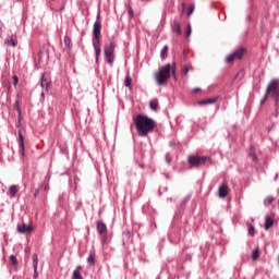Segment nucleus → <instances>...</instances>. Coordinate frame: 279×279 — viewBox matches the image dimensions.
<instances>
[{
  "mask_svg": "<svg viewBox=\"0 0 279 279\" xmlns=\"http://www.w3.org/2000/svg\"><path fill=\"white\" fill-rule=\"evenodd\" d=\"M267 97H269L274 101L275 112L272 117L278 119L279 117V78H271L266 87V93L260 100V106L267 101Z\"/></svg>",
  "mask_w": 279,
  "mask_h": 279,
  "instance_id": "nucleus-1",
  "label": "nucleus"
},
{
  "mask_svg": "<svg viewBox=\"0 0 279 279\" xmlns=\"http://www.w3.org/2000/svg\"><path fill=\"white\" fill-rule=\"evenodd\" d=\"M133 122L138 136L142 137L147 136L149 132H154L156 129V121L147 116L137 114L133 118Z\"/></svg>",
  "mask_w": 279,
  "mask_h": 279,
  "instance_id": "nucleus-2",
  "label": "nucleus"
},
{
  "mask_svg": "<svg viewBox=\"0 0 279 279\" xmlns=\"http://www.w3.org/2000/svg\"><path fill=\"white\" fill-rule=\"evenodd\" d=\"M171 74L175 77V63L172 65L167 63L166 65L160 66L159 71L155 73V82L157 86H165V84L169 82Z\"/></svg>",
  "mask_w": 279,
  "mask_h": 279,
  "instance_id": "nucleus-3",
  "label": "nucleus"
},
{
  "mask_svg": "<svg viewBox=\"0 0 279 279\" xmlns=\"http://www.w3.org/2000/svg\"><path fill=\"white\" fill-rule=\"evenodd\" d=\"M100 13L96 16V22L93 26V47L95 50L96 62H99L101 56V22L99 21Z\"/></svg>",
  "mask_w": 279,
  "mask_h": 279,
  "instance_id": "nucleus-4",
  "label": "nucleus"
},
{
  "mask_svg": "<svg viewBox=\"0 0 279 279\" xmlns=\"http://www.w3.org/2000/svg\"><path fill=\"white\" fill-rule=\"evenodd\" d=\"M96 230L102 245L108 244V226L101 220L96 221Z\"/></svg>",
  "mask_w": 279,
  "mask_h": 279,
  "instance_id": "nucleus-5",
  "label": "nucleus"
},
{
  "mask_svg": "<svg viewBox=\"0 0 279 279\" xmlns=\"http://www.w3.org/2000/svg\"><path fill=\"white\" fill-rule=\"evenodd\" d=\"M208 160H210V157L208 156H197V155H191L187 158V162L190 165V167H204V165H206V162H208Z\"/></svg>",
  "mask_w": 279,
  "mask_h": 279,
  "instance_id": "nucleus-6",
  "label": "nucleus"
},
{
  "mask_svg": "<svg viewBox=\"0 0 279 279\" xmlns=\"http://www.w3.org/2000/svg\"><path fill=\"white\" fill-rule=\"evenodd\" d=\"M245 56V48H239L226 58V62H234V60H241Z\"/></svg>",
  "mask_w": 279,
  "mask_h": 279,
  "instance_id": "nucleus-7",
  "label": "nucleus"
},
{
  "mask_svg": "<svg viewBox=\"0 0 279 279\" xmlns=\"http://www.w3.org/2000/svg\"><path fill=\"white\" fill-rule=\"evenodd\" d=\"M33 230H34V228L26 223H22V225L17 226V232L20 234H29V232H32Z\"/></svg>",
  "mask_w": 279,
  "mask_h": 279,
  "instance_id": "nucleus-8",
  "label": "nucleus"
},
{
  "mask_svg": "<svg viewBox=\"0 0 279 279\" xmlns=\"http://www.w3.org/2000/svg\"><path fill=\"white\" fill-rule=\"evenodd\" d=\"M19 151L21 156H25V138L21 132L19 133Z\"/></svg>",
  "mask_w": 279,
  "mask_h": 279,
  "instance_id": "nucleus-9",
  "label": "nucleus"
},
{
  "mask_svg": "<svg viewBox=\"0 0 279 279\" xmlns=\"http://www.w3.org/2000/svg\"><path fill=\"white\" fill-rule=\"evenodd\" d=\"M4 45H8V47H16V45H19V38L16 37V34H13L10 38H7L4 40Z\"/></svg>",
  "mask_w": 279,
  "mask_h": 279,
  "instance_id": "nucleus-10",
  "label": "nucleus"
},
{
  "mask_svg": "<svg viewBox=\"0 0 279 279\" xmlns=\"http://www.w3.org/2000/svg\"><path fill=\"white\" fill-rule=\"evenodd\" d=\"M114 49H117V44L114 41H110L105 45V54H114Z\"/></svg>",
  "mask_w": 279,
  "mask_h": 279,
  "instance_id": "nucleus-11",
  "label": "nucleus"
},
{
  "mask_svg": "<svg viewBox=\"0 0 279 279\" xmlns=\"http://www.w3.org/2000/svg\"><path fill=\"white\" fill-rule=\"evenodd\" d=\"M16 193H19V185L13 184L9 187L7 195L10 197V199H14V197H16Z\"/></svg>",
  "mask_w": 279,
  "mask_h": 279,
  "instance_id": "nucleus-12",
  "label": "nucleus"
},
{
  "mask_svg": "<svg viewBox=\"0 0 279 279\" xmlns=\"http://www.w3.org/2000/svg\"><path fill=\"white\" fill-rule=\"evenodd\" d=\"M219 197H226L228 195V184L221 183L218 187Z\"/></svg>",
  "mask_w": 279,
  "mask_h": 279,
  "instance_id": "nucleus-13",
  "label": "nucleus"
},
{
  "mask_svg": "<svg viewBox=\"0 0 279 279\" xmlns=\"http://www.w3.org/2000/svg\"><path fill=\"white\" fill-rule=\"evenodd\" d=\"M218 99H219L218 97L207 98V99L198 101L197 105L198 106H208V105L217 104Z\"/></svg>",
  "mask_w": 279,
  "mask_h": 279,
  "instance_id": "nucleus-14",
  "label": "nucleus"
},
{
  "mask_svg": "<svg viewBox=\"0 0 279 279\" xmlns=\"http://www.w3.org/2000/svg\"><path fill=\"white\" fill-rule=\"evenodd\" d=\"M40 86L41 88H46V90H49V86H51V82L45 77V73H43L41 75Z\"/></svg>",
  "mask_w": 279,
  "mask_h": 279,
  "instance_id": "nucleus-15",
  "label": "nucleus"
},
{
  "mask_svg": "<svg viewBox=\"0 0 279 279\" xmlns=\"http://www.w3.org/2000/svg\"><path fill=\"white\" fill-rule=\"evenodd\" d=\"M171 28H172V32H175L177 36L182 35V28H181L180 24L178 23V21H173Z\"/></svg>",
  "mask_w": 279,
  "mask_h": 279,
  "instance_id": "nucleus-16",
  "label": "nucleus"
},
{
  "mask_svg": "<svg viewBox=\"0 0 279 279\" xmlns=\"http://www.w3.org/2000/svg\"><path fill=\"white\" fill-rule=\"evenodd\" d=\"M95 258H96V254L95 251H89L88 257H87V264L89 265V267L95 266Z\"/></svg>",
  "mask_w": 279,
  "mask_h": 279,
  "instance_id": "nucleus-17",
  "label": "nucleus"
},
{
  "mask_svg": "<svg viewBox=\"0 0 279 279\" xmlns=\"http://www.w3.org/2000/svg\"><path fill=\"white\" fill-rule=\"evenodd\" d=\"M33 268H34V278L38 276V255H33Z\"/></svg>",
  "mask_w": 279,
  "mask_h": 279,
  "instance_id": "nucleus-18",
  "label": "nucleus"
},
{
  "mask_svg": "<svg viewBox=\"0 0 279 279\" xmlns=\"http://www.w3.org/2000/svg\"><path fill=\"white\" fill-rule=\"evenodd\" d=\"M271 226H274V219L270 218V216H266V220L264 223L265 230H269V228H271Z\"/></svg>",
  "mask_w": 279,
  "mask_h": 279,
  "instance_id": "nucleus-19",
  "label": "nucleus"
},
{
  "mask_svg": "<svg viewBox=\"0 0 279 279\" xmlns=\"http://www.w3.org/2000/svg\"><path fill=\"white\" fill-rule=\"evenodd\" d=\"M80 269H82V266H77L75 268L71 279H84V277H82V274H80Z\"/></svg>",
  "mask_w": 279,
  "mask_h": 279,
  "instance_id": "nucleus-20",
  "label": "nucleus"
},
{
  "mask_svg": "<svg viewBox=\"0 0 279 279\" xmlns=\"http://www.w3.org/2000/svg\"><path fill=\"white\" fill-rule=\"evenodd\" d=\"M105 62L112 66L114 64V54H105Z\"/></svg>",
  "mask_w": 279,
  "mask_h": 279,
  "instance_id": "nucleus-21",
  "label": "nucleus"
},
{
  "mask_svg": "<svg viewBox=\"0 0 279 279\" xmlns=\"http://www.w3.org/2000/svg\"><path fill=\"white\" fill-rule=\"evenodd\" d=\"M149 108L150 110H158V98H155L149 101Z\"/></svg>",
  "mask_w": 279,
  "mask_h": 279,
  "instance_id": "nucleus-22",
  "label": "nucleus"
},
{
  "mask_svg": "<svg viewBox=\"0 0 279 279\" xmlns=\"http://www.w3.org/2000/svg\"><path fill=\"white\" fill-rule=\"evenodd\" d=\"M189 71H193V65H183L181 69L182 75H187Z\"/></svg>",
  "mask_w": 279,
  "mask_h": 279,
  "instance_id": "nucleus-23",
  "label": "nucleus"
},
{
  "mask_svg": "<svg viewBox=\"0 0 279 279\" xmlns=\"http://www.w3.org/2000/svg\"><path fill=\"white\" fill-rule=\"evenodd\" d=\"M167 51H169V46H163L160 52L161 60H165L167 58Z\"/></svg>",
  "mask_w": 279,
  "mask_h": 279,
  "instance_id": "nucleus-24",
  "label": "nucleus"
},
{
  "mask_svg": "<svg viewBox=\"0 0 279 279\" xmlns=\"http://www.w3.org/2000/svg\"><path fill=\"white\" fill-rule=\"evenodd\" d=\"M126 10H128L129 19L130 21H132V19H134V10L132 9V5L128 4Z\"/></svg>",
  "mask_w": 279,
  "mask_h": 279,
  "instance_id": "nucleus-25",
  "label": "nucleus"
},
{
  "mask_svg": "<svg viewBox=\"0 0 279 279\" xmlns=\"http://www.w3.org/2000/svg\"><path fill=\"white\" fill-rule=\"evenodd\" d=\"M63 43H64V46L68 47V49H71V47H73L71 45V37H69V36L64 37Z\"/></svg>",
  "mask_w": 279,
  "mask_h": 279,
  "instance_id": "nucleus-26",
  "label": "nucleus"
},
{
  "mask_svg": "<svg viewBox=\"0 0 279 279\" xmlns=\"http://www.w3.org/2000/svg\"><path fill=\"white\" fill-rule=\"evenodd\" d=\"M124 86H126V88H130V86H132V77H130V75L125 76Z\"/></svg>",
  "mask_w": 279,
  "mask_h": 279,
  "instance_id": "nucleus-27",
  "label": "nucleus"
},
{
  "mask_svg": "<svg viewBox=\"0 0 279 279\" xmlns=\"http://www.w3.org/2000/svg\"><path fill=\"white\" fill-rule=\"evenodd\" d=\"M274 202V197L268 196L264 199V206H271V203Z\"/></svg>",
  "mask_w": 279,
  "mask_h": 279,
  "instance_id": "nucleus-28",
  "label": "nucleus"
},
{
  "mask_svg": "<svg viewBox=\"0 0 279 279\" xmlns=\"http://www.w3.org/2000/svg\"><path fill=\"white\" fill-rule=\"evenodd\" d=\"M258 256H259L258 248H254L252 251V260H258Z\"/></svg>",
  "mask_w": 279,
  "mask_h": 279,
  "instance_id": "nucleus-29",
  "label": "nucleus"
},
{
  "mask_svg": "<svg viewBox=\"0 0 279 279\" xmlns=\"http://www.w3.org/2000/svg\"><path fill=\"white\" fill-rule=\"evenodd\" d=\"M9 260H10L11 265H14V267H16V265H19V259H16V257L14 255H10Z\"/></svg>",
  "mask_w": 279,
  "mask_h": 279,
  "instance_id": "nucleus-30",
  "label": "nucleus"
},
{
  "mask_svg": "<svg viewBox=\"0 0 279 279\" xmlns=\"http://www.w3.org/2000/svg\"><path fill=\"white\" fill-rule=\"evenodd\" d=\"M193 12H195V4H190V7L187 9V16H191V14H193Z\"/></svg>",
  "mask_w": 279,
  "mask_h": 279,
  "instance_id": "nucleus-31",
  "label": "nucleus"
},
{
  "mask_svg": "<svg viewBox=\"0 0 279 279\" xmlns=\"http://www.w3.org/2000/svg\"><path fill=\"white\" fill-rule=\"evenodd\" d=\"M43 186H44V191H49V182L48 181H44L40 184L39 189H43Z\"/></svg>",
  "mask_w": 279,
  "mask_h": 279,
  "instance_id": "nucleus-32",
  "label": "nucleus"
},
{
  "mask_svg": "<svg viewBox=\"0 0 279 279\" xmlns=\"http://www.w3.org/2000/svg\"><path fill=\"white\" fill-rule=\"evenodd\" d=\"M250 158L253 160V162H258V156L256 153H250Z\"/></svg>",
  "mask_w": 279,
  "mask_h": 279,
  "instance_id": "nucleus-33",
  "label": "nucleus"
},
{
  "mask_svg": "<svg viewBox=\"0 0 279 279\" xmlns=\"http://www.w3.org/2000/svg\"><path fill=\"white\" fill-rule=\"evenodd\" d=\"M248 234L251 236H254V234H255V229H254V226H252V225H248Z\"/></svg>",
  "mask_w": 279,
  "mask_h": 279,
  "instance_id": "nucleus-34",
  "label": "nucleus"
},
{
  "mask_svg": "<svg viewBox=\"0 0 279 279\" xmlns=\"http://www.w3.org/2000/svg\"><path fill=\"white\" fill-rule=\"evenodd\" d=\"M191 32H192L191 24H187L186 32H185V37L186 38H189V36H191Z\"/></svg>",
  "mask_w": 279,
  "mask_h": 279,
  "instance_id": "nucleus-35",
  "label": "nucleus"
},
{
  "mask_svg": "<svg viewBox=\"0 0 279 279\" xmlns=\"http://www.w3.org/2000/svg\"><path fill=\"white\" fill-rule=\"evenodd\" d=\"M51 180V172H48L45 177L44 182H49Z\"/></svg>",
  "mask_w": 279,
  "mask_h": 279,
  "instance_id": "nucleus-36",
  "label": "nucleus"
},
{
  "mask_svg": "<svg viewBox=\"0 0 279 279\" xmlns=\"http://www.w3.org/2000/svg\"><path fill=\"white\" fill-rule=\"evenodd\" d=\"M13 84L16 86L19 84V76H13Z\"/></svg>",
  "mask_w": 279,
  "mask_h": 279,
  "instance_id": "nucleus-37",
  "label": "nucleus"
},
{
  "mask_svg": "<svg viewBox=\"0 0 279 279\" xmlns=\"http://www.w3.org/2000/svg\"><path fill=\"white\" fill-rule=\"evenodd\" d=\"M166 162H167L168 165H171V159H170V157H169V154H166Z\"/></svg>",
  "mask_w": 279,
  "mask_h": 279,
  "instance_id": "nucleus-38",
  "label": "nucleus"
},
{
  "mask_svg": "<svg viewBox=\"0 0 279 279\" xmlns=\"http://www.w3.org/2000/svg\"><path fill=\"white\" fill-rule=\"evenodd\" d=\"M40 194V189H37V190H35V192H34V197H38V195Z\"/></svg>",
  "mask_w": 279,
  "mask_h": 279,
  "instance_id": "nucleus-39",
  "label": "nucleus"
},
{
  "mask_svg": "<svg viewBox=\"0 0 279 279\" xmlns=\"http://www.w3.org/2000/svg\"><path fill=\"white\" fill-rule=\"evenodd\" d=\"M142 3H151V0H141Z\"/></svg>",
  "mask_w": 279,
  "mask_h": 279,
  "instance_id": "nucleus-40",
  "label": "nucleus"
},
{
  "mask_svg": "<svg viewBox=\"0 0 279 279\" xmlns=\"http://www.w3.org/2000/svg\"><path fill=\"white\" fill-rule=\"evenodd\" d=\"M29 252H32V248L26 247V248H25V253H26V254H29Z\"/></svg>",
  "mask_w": 279,
  "mask_h": 279,
  "instance_id": "nucleus-41",
  "label": "nucleus"
},
{
  "mask_svg": "<svg viewBox=\"0 0 279 279\" xmlns=\"http://www.w3.org/2000/svg\"><path fill=\"white\" fill-rule=\"evenodd\" d=\"M192 93H199V88H194Z\"/></svg>",
  "mask_w": 279,
  "mask_h": 279,
  "instance_id": "nucleus-42",
  "label": "nucleus"
},
{
  "mask_svg": "<svg viewBox=\"0 0 279 279\" xmlns=\"http://www.w3.org/2000/svg\"><path fill=\"white\" fill-rule=\"evenodd\" d=\"M275 180H278V174H276Z\"/></svg>",
  "mask_w": 279,
  "mask_h": 279,
  "instance_id": "nucleus-43",
  "label": "nucleus"
},
{
  "mask_svg": "<svg viewBox=\"0 0 279 279\" xmlns=\"http://www.w3.org/2000/svg\"><path fill=\"white\" fill-rule=\"evenodd\" d=\"M41 97H45V93H41Z\"/></svg>",
  "mask_w": 279,
  "mask_h": 279,
  "instance_id": "nucleus-44",
  "label": "nucleus"
},
{
  "mask_svg": "<svg viewBox=\"0 0 279 279\" xmlns=\"http://www.w3.org/2000/svg\"><path fill=\"white\" fill-rule=\"evenodd\" d=\"M17 112H21V109L17 108Z\"/></svg>",
  "mask_w": 279,
  "mask_h": 279,
  "instance_id": "nucleus-45",
  "label": "nucleus"
}]
</instances>
